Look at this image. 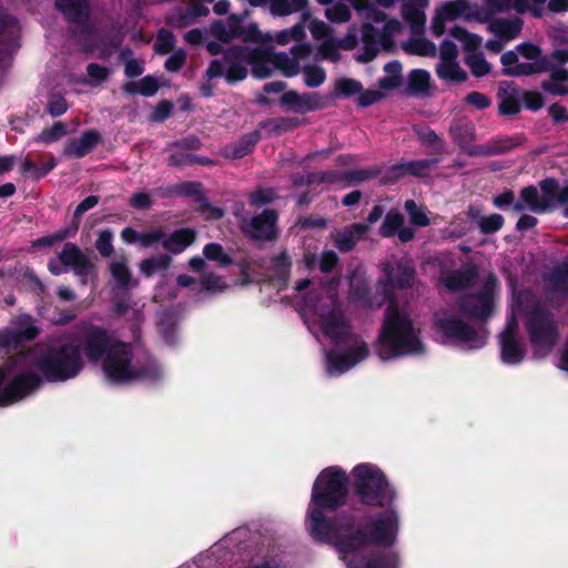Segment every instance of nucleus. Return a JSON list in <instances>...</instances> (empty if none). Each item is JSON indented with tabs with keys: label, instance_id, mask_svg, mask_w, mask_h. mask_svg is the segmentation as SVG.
Returning a JSON list of instances; mask_svg holds the SVG:
<instances>
[{
	"label": "nucleus",
	"instance_id": "603ef678",
	"mask_svg": "<svg viewBox=\"0 0 568 568\" xmlns=\"http://www.w3.org/2000/svg\"><path fill=\"white\" fill-rule=\"evenodd\" d=\"M549 282L556 292L568 294V255L551 271Z\"/></svg>",
	"mask_w": 568,
	"mask_h": 568
},
{
	"label": "nucleus",
	"instance_id": "0eeeda50",
	"mask_svg": "<svg viewBox=\"0 0 568 568\" xmlns=\"http://www.w3.org/2000/svg\"><path fill=\"white\" fill-rule=\"evenodd\" d=\"M102 369L109 382L113 384H129L145 376V368L133 366V352L131 345L116 341L104 356Z\"/></svg>",
	"mask_w": 568,
	"mask_h": 568
},
{
	"label": "nucleus",
	"instance_id": "aec40b11",
	"mask_svg": "<svg viewBox=\"0 0 568 568\" xmlns=\"http://www.w3.org/2000/svg\"><path fill=\"white\" fill-rule=\"evenodd\" d=\"M320 325L325 336L332 339L335 345L356 342L357 337L346 322L342 312L335 308L320 316Z\"/></svg>",
	"mask_w": 568,
	"mask_h": 568
},
{
	"label": "nucleus",
	"instance_id": "dca6fc26",
	"mask_svg": "<svg viewBox=\"0 0 568 568\" xmlns=\"http://www.w3.org/2000/svg\"><path fill=\"white\" fill-rule=\"evenodd\" d=\"M368 354V346L363 341L356 342L355 346L348 347L343 352L331 349L326 354V371L331 376L341 375L367 358Z\"/></svg>",
	"mask_w": 568,
	"mask_h": 568
},
{
	"label": "nucleus",
	"instance_id": "69168bd1",
	"mask_svg": "<svg viewBox=\"0 0 568 568\" xmlns=\"http://www.w3.org/2000/svg\"><path fill=\"white\" fill-rule=\"evenodd\" d=\"M304 83L308 88H318L326 80L324 68L315 64L306 65L303 70Z\"/></svg>",
	"mask_w": 568,
	"mask_h": 568
},
{
	"label": "nucleus",
	"instance_id": "774afa93",
	"mask_svg": "<svg viewBox=\"0 0 568 568\" xmlns=\"http://www.w3.org/2000/svg\"><path fill=\"white\" fill-rule=\"evenodd\" d=\"M94 246L102 257H110L114 253L113 232L110 229L101 230Z\"/></svg>",
	"mask_w": 568,
	"mask_h": 568
},
{
	"label": "nucleus",
	"instance_id": "cd10ccee",
	"mask_svg": "<svg viewBox=\"0 0 568 568\" xmlns=\"http://www.w3.org/2000/svg\"><path fill=\"white\" fill-rule=\"evenodd\" d=\"M449 134L454 143L463 150L467 155L469 151L478 144H473L476 134L475 125L470 121L454 120L449 126Z\"/></svg>",
	"mask_w": 568,
	"mask_h": 568
},
{
	"label": "nucleus",
	"instance_id": "6e6552de",
	"mask_svg": "<svg viewBox=\"0 0 568 568\" xmlns=\"http://www.w3.org/2000/svg\"><path fill=\"white\" fill-rule=\"evenodd\" d=\"M434 327L448 341L468 343L471 348H481L486 344L487 329H476L456 315L439 311L434 314Z\"/></svg>",
	"mask_w": 568,
	"mask_h": 568
},
{
	"label": "nucleus",
	"instance_id": "7c9ffc66",
	"mask_svg": "<svg viewBox=\"0 0 568 568\" xmlns=\"http://www.w3.org/2000/svg\"><path fill=\"white\" fill-rule=\"evenodd\" d=\"M479 276L476 265H469L465 268L453 271L443 277V284L452 292L462 291L473 286Z\"/></svg>",
	"mask_w": 568,
	"mask_h": 568
},
{
	"label": "nucleus",
	"instance_id": "6e6d98bb",
	"mask_svg": "<svg viewBox=\"0 0 568 568\" xmlns=\"http://www.w3.org/2000/svg\"><path fill=\"white\" fill-rule=\"evenodd\" d=\"M67 125L63 122L58 121L52 126L43 129L38 135H36L33 138V142L49 145L59 141L61 138L67 135Z\"/></svg>",
	"mask_w": 568,
	"mask_h": 568
},
{
	"label": "nucleus",
	"instance_id": "ddd939ff",
	"mask_svg": "<svg viewBox=\"0 0 568 568\" xmlns=\"http://www.w3.org/2000/svg\"><path fill=\"white\" fill-rule=\"evenodd\" d=\"M91 2H54L55 9L63 16L67 22L74 24L73 37H79L81 45H88L87 39L97 33L94 23L91 21Z\"/></svg>",
	"mask_w": 568,
	"mask_h": 568
},
{
	"label": "nucleus",
	"instance_id": "c9c22d12",
	"mask_svg": "<svg viewBox=\"0 0 568 568\" xmlns=\"http://www.w3.org/2000/svg\"><path fill=\"white\" fill-rule=\"evenodd\" d=\"M245 16L231 14L227 18V26L222 20H214L211 24V34L222 43H230L236 36H241L240 22Z\"/></svg>",
	"mask_w": 568,
	"mask_h": 568
},
{
	"label": "nucleus",
	"instance_id": "864d4df0",
	"mask_svg": "<svg viewBox=\"0 0 568 568\" xmlns=\"http://www.w3.org/2000/svg\"><path fill=\"white\" fill-rule=\"evenodd\" d=\"M203 256L213 262H217L220 266H230L234 263L233 258L225 253L222 244L210 242L203 247Z\"/></svg>",
	"mask_w": 568,
	"mask_h": 568
},
{
	"label": "nucleus",
	"instance_id": "2f4dec72",
	"mask_svg": "<svg viewBox=\"0 0 568 568\" xmlns=\"http://www.w3.org/2000/svg\"><path fill=\"white\" fill-rule=\"evenodd\" d=\"M292 258L286 250L271 257V281L281 290L286 288L291 278Z\"/></svg>",
	"mask_w": 568,
	"mask_h": 568
},
{
	"label": "nucleus",
	"instance_id": "79ce46f5",
	"mask_svg": "<svg viewBox=\"0 0 568 568\" xmlns=\"http://www.w3.org/2000/svg\"><path fill=\"white\" fill-rule=\"evenodd\" d=\"M349 295L354 303L361 304L364 307H372V291L368 283L359 277H351L349 281Z\"/></svg>",
	"mask_w": 568,
	"mask_h": 568
},
{
	"label": "nucleus",
	"instance_id": "c03bdc74",
	"mask_svg": "<svg viewBox=\"0 0 568 568\" xmlns=\"http://www.w3.org/2000/svg\"><path fill=\"white\" fill-rule=\"evenodd\" d=\"M489 22L494 32L507 39H515L518 37L524 24L520 18L496 20L491 19Z\"/></svg>",
	"mask_w": 568,
	"mask_h": 568
},
{
	"label": "nucleus",
	"instance_id": "c85d7f7f",
	"mask_svg": "<svg viewBox=\"0 0 568 568\" xmlns=\"http://www.w3.org/2000/svg\"><path fill=\"white\" fill-rule=\"evenodd\" d=\"M174 192L180 196H195L196 202L200 203L202 213L211 212L213 219L223 216V211L212 206L209 200L202 194V184L200 182H181L175 185Z\"/></svg>",
	"mask_w": 568,
	"mask_h": 568
},
{
	"label": "nucleus",
	"instance_id": "58836bf2",
	"mask_svg": "<svg viewBox=\"0 0 568 568\" xmlns=\"http://www.w3.org/2000/svg\"><path fill=\"white\" fill-rule=\"evenodd\" d=\"M160 89L159 80L151 74H148L140 79L139 81H129L125 82L121 90L123 93L129 95L141 94L143 97L150 98L156 94Z\"/></svg>",
	"mask_w": 568,
	"mask_h": 568
},
{
	"label": "nucleus",
	"instance_id": "bf43d9fd",
	"mask_svg": "<svg viewBox=\"0 0 568 568\" xmlns=\"http://www.w3.org/2000/svg\"><path fill=\"white\" fill-rule=\"evenodd\" d=\"M410 54L434 58L437 53L436 44L426 38L412 39L406 48Z\"/></svg>",
	"mask_w": 568,
	"mask_h": 568
},
{
	"label": "nucleus",
	"instance_id": "393cba45",
	"mask_svg": "<svg viewBox=\"0 0 568 568\" xmlns=\"http://www.w3.org/2000/svg\"><path fill=\"white\" fill-rule=\"evenodd\" d=\"M369 231V226L365 223H354L336 231L331 235L334 246L341 253L352 252L357 242Z\"/></svg>",
	"mask_w": 568,
	"mask_h": 568
},
{
	"label": "nucleus",
	"instance_id": "f257e3e1",
	"mask_svg": "<svg viewBox=\"0 0 568 568\" xmlns=\"http://www.w3.org/2000/svg\"><path fill=\"white\" fill-rule=\"evenodd\" d=\"M351 476V489L358 504L384 510L376 515L356 516L355 528L349 534L337 536V551L351 555L368 546H393L399 529L398 513L394 508L396 489L385 473L369 463L356 465Z\"/></svg>",
	"mask_w": 568,
	"mask_h": 568
},
{
	"label": "nucleus",
	"instance_id": "20e7f679",
	"mask_svg": "<svg viewBox=\"0 0 568 568\" xmlns=\"http://www.w3.org/2000/svg\"><path fill=\"white\" fill-rule=\"evenodd\" d=\"M84 362L77 345L64 343L49 347L36 361L37 369L49 383H63L77 377Z\"/></svg>",
	"mask_w": 568,
	"mask_h": 568
},
{
	"label": "nucleus",
	"instance_id": "4d7b16f0",
	"mask_svg": "<svg viewBox=\"0 0 568 568\" xmlns=\"http://www.w3.org/2000/svg\"><path fill=\"white\" fill-rule=\"evenodd\" d=\"M381 174V169L369 168L351 170L342 173L339 181L346 182L347 184H357L365 181L373 180Z\"/></svg>",
	"mask_w": 568,
	"mask_h": 568
},
{
	"label": "nucleus",
	"instance_id": "f8f14e48",
	"mask_svg": "<svg viewBox=\"0 0 568 568\" xmlns=\"http://www.w3.org/2000/svg\"><path fill=\"white\" fill-rule=\"evenodd\" d=\"M7 378L8 371L0 367V407L21 400L42 384L41 377L32 372L18 374L4 385Z\"/></svg>",
	"mask_w": 568,
	"mask_h": 568
},
{
	"label": "nucleus",
	"instance_id": "3c124183",
	"mask_svg": "<svg viewBox=\"0 0 568 568\" xmlns=\"http://www.w3.org/2000/svg\"><path fill=\"white\" fill-rule=\"evenodd\" d=\"M404 215L397 210H390L386 213L382 225L379 226V235L382 237H393L404 224Z\"/></svg>",
	"mask_w": 568,
	"mask_h": 568
},
{
	"label": "nucleus",
	"instance_id": "473e14b6",
	"mask_svg": "<svg viewBox=\"0 0 568 568\" xmlns=\"http://www.w3.org/2000/svg\"><path fill=\"white\" fill-rule=\"evenodd\" d=\"M247 62L252 67V74L256 79H266L272 74L270 63L272 61V52L265 48L247 47Z\"/></svg>",
	"mask_w": 568,
	"mask_h": 568
},
{
	"label": "nucleus",
	"instance_id": "052dcab7",
	"mask_svg": "<svg viewBox=\"0 0 568 568\" xmlns=\"http://www.w3.org/2000/svg\"><path fill=\"white\" fill-rule=\"evenodd\" d=\"M487 11L491 12V19L504 12L515 10L517 13H526L530 9V2H485Z\"/></svg>",
	"mask_w": 568,
	"mask_h": 568
},
{
	"label": "nucleus",
	"instance_id": "423d86ee",
	"mask_svg": "<svg viewBox=\"0 0 568 568\" xmlns=\"http://www.w3.org/2000/svg\"><path fill=\"white\" fill-rule=\"evenodd\" d=\"M541 195L535 185H528L520 191V201L514 204V211L526 209L542 214L552 212L558 205L568 204V184L560 186L555 178H546L539 182Z\"/></svg>",
	"mask_w": 568,
	"mask_h": 568
},
{
	"label": "nucleus",
	"instance_id": "9b49d317",
	"mask_svg": "<svg viewBox=\"0 0 568 568\" xmlns=\"http://www.w3.org/2000/svg\"><path fill=\"white\" fill-rule=\"evenodd\" d=\"M497 283V277L489 274L479 292L467 294L458 300L459 312L468 318L487 321L494 313V288Z\"/></svg>",
	"mask_w": 568,
	"mask_h": 568
},
{
	"label": "nucleus",
	"instance_id": "8fccbe9b",
	"mask_svg": "<svg viewBox=\"0 0 568 568\" xmlns=\"http://www.w3.org/2000/svg\"><path fill=\"white\" fill-rule=\"evenodd\" d=\"M402 64L398 61H390L384 65V71L387 73L378 80L379 88L384 90H394L402 84Z\"/></svg>",
	"mask_w": 568,
	"mask_h": 568
},
{
	"label": "nucleus",
	"instance_id": "b1692460",
	"mask_svg": "<svg viewBox=\"0 0 568 568\" xmlns=\"http://www.w3.org/2000/svg\"><path fill=\"white\" fill-rule=\"evenodd\" d=\"M102 142V134L91 129L84 131L79 138L71 139L64 146L63 154L81 159L91 153Z\"/></svg>",
	"mask_w": 568,
	"mask_h": 568
},
{
	"label": "nucleus",
	"instance_id": "6ab92c4d",
	"mask_svg": "<svg viewBox=\"0 0 568 568\" xmlns=\"http://www.w3.org/2000/svg\"><path fill=\"white\" fill-rule=\"evenodd\" d=\"M436 11L446 21L463 18L467 22L488 23L491 20V12L487 11L485 2L483 6H478L477 2H444Z\"/></svg>",
	"mask_w": 568,
	"mask_h": 568
},
{
	"label": "nucleus",
	"instance_id": "2eb2a0df",
	"mask_svg": "<svg viewBox=\"0 0 568 568\" xmlns=\"http://www.w3.org/2000/svg\"><path fill=\"white\" fill-rule=\"evenodd\" d=\"M58 258L67 266L68 272H73L82 286L97 277V265L75 243L67 242Z\"/></svg>",
	"mask_w": 568,
	"mask_h": 568
},
{
	"label": "nucleus",
	"instance_id": "4be33fe9",
	"mask_svg": "<svg viewBox=\"0 0 568 568\" xmlns=\"http://www.w3.org/2000/svg\"><path fill=\"white\" fill-rule=\"evenodd\" d=\"M13 328L0 334V347H18L27 342L34 341L40 329L34 325L31 315L22 314L12 322Z\"/></svg>",
	"mask_w": 568,
	"mask_h": 568
},
{
	"label": "nucleus",
	"instance_id": "1a4fd4ad",
	"mask_svg": "<svg viewBox=\"0 0 568 568\" xmlns=\"http://www.w3.org/2000/svg\"><path fill=\"white\" fill-rule=\"evenodd\" d=\"M247 45H232L223 52L221 60L210 62L205 77L214 79L224 77L229 84H235L247 78Z\"/></svg>",
	"mask_w": 568,
	"mask_h": 568
},
{
	"label": "nucleus",
	"instance_id": "ea45409f",
	"mask_svg": "<svg viewBox=\"0 0 568 568\" xmlns=\"http://www.w3.org/2000/svg\"><path fill=\"white\" fill-rule=\"evenodd\" d=\"M500 356L506 364H519L525 357V349L517 337H500Z\"/></svg>",
	"mask_w": 568,
	"mask_h": 568
},
{
	"label": "nucleus",
	"instance_id": "680f3d73",
	"mask_svg": "<svg viewBox=\"0 0 568 568\" xmlns=\"http://www.w3.org/2000/svg\"><path fill=\"white\" fill-rule=\"evenodd\" d=\"M110 272L116 284L121 288H126L132 284V273L125 262L114 261L110 264Z\"/></svg>",
	"mask_w": 568,
	"mask_h": 568
},
{
	"label": "nucleus",
	"instance_id": "338daca9",
	"mask_svg": "<svg viewBox=\"0 0 568 568\" xmlns=\"http://www.w3.org/2000/svg\"><path fill=\"white\" fill-rule=\"evenodd\" d=\"M174 47L175 36L173 32L166 29H161L158 32L156 41L154 43V51L160 55H164L173 51Z\"/></svg>",
	"mask_w": 568,
	"mask_h": 568
},
{
	"label": "nucleus",
	"instance_id": "e433bc0d",
	"mask_svg": "<svg viewBox=\"0 0 568 568\" xmlns=\"http://www.w3.org/2000/svg\"><path fill=\"white\" fill-rule=\"evenodd\" d=\"M429 2H402L403 19L409 24L413 33L424 31L426 14L425 8Z\"/></svg>",
	"mask_w": 568,
	"mask_h": 568
},
{
	"label": "nucleus",
	"instance_id": "f704fd0d",
	"mask_svg": "<svg viewBox=\"0 0 568 568\" xmlns=\"http://www.w3.org/2000/svg\"><path fill=\"white\" fill-rule=\"evenodd\" d=\"M430 73L424 69H414L407 75V85L404 90L406 97L430 95Z\"/></svg>",
	"mask_w": 568,
	"mask_h": 568
},
{
	"label": "nucleus",
	"instance_id": "09e8293b",
	"mask_svg": "<svg viewBox=\"0 0 568 568\" xmlns=\"http://www.w3.org/2000/svg\"><path fill=\"white\" fill-rule=\"evenodd\" d=\"M172 263V257L168 254H160L156 256H151L149 258H144L140 262L139 267L141 273L151 277L158 272L166 271Z\"/></svg>",
	"mask_w": 568,
	"mask_h": 568
},
{
	"label": "nucleus",
	"instance_id": "13d9d810",
	"mask_svg": "<svg viewBox=\"0 0 568 568\" xmlns=\"http://www.w3.org/2000/svg\"><path fill=\"white\" fill-rule=\"evenodd\" d=\"M464 61L476 78H483L491 70L490 63L485 59L481 52L467 53Z\"/></svg>",
	"mask_w": 568,
	"mask_h": 568
},
{
	"label": "nucleus",
	"instance_id": "f3484780",
	"mask_svg": "<svg viewBox=\"0 0 568 568\" xmlns=\"http://www.w3.org/2000/svg\"><path fill=\"white\" fill-rule=\"evenodd\" d=\"M385 278L378 284L387 286L392 290H405L414 285L416 277V268L409 258H400L398 261H388L383 264L382 268Z\"/></svg>",
	"mask_w": 568,
	"mask_h": 568
},
{
	"label": "nucleus",
	"instance_id": "49530a36",
	"mask_svg": "<svg viewBox=\"0 0 568 568\" xmlns=\"http://www.w3.org/2000/svg\"><path fill=\"white\" fill-rule=\"evenodd\" d=\"M363 43L377 45L381 44L384 48H388L393 44V36L390 32L379 30L373 24L366 23L362 30Z\"/></svg>",
	"mask_w": 568,
	"mask_h": 568
},
{
	"label": "nucleus",
	"instance_id": "4468645a",
	"mask_svg": "<svg viewBox=\"0 0 568 568\" xmlns=\"http://www.w3.org/2000/svg\"><path fill=\"white\" fill-rule=\"evenodd\" d=\"M115 342L104 327L90 325L79 336L77 346L89 363L97 364L104 358Z\"/></svg>",
	"mask_w": 568,
	"mask_h": 568
},
{
	"label": "nucleus",
	"instance_id": "a878e982",
	"mask_svg": "<svg viewBox=\"0 0 568 568\" xmlns=\"http://www.w3.org/2000/svg\"><path fill=\"white\" fill-rule=\"evenodd\" d=\"M521 89L513 81L499 84L497 97L500 100L498 111L501 115H516L521 111Z\"/></svg>",
	"mask_w": 568,
	"mask_h": 568
},
{
	"label": "nucleus",
	"instance_id": "5701e85b",
	"mask_svg": "<svg viewBox=\"0 0 568 568\" xmlns=\"http://www.w3.org/2000/svg\"><path fill=\"white\" fill-rule=\"evenodd\" d=\"M399 556L394 551L377 550L368 556H354L348 562V568H398Z\"/></svg>",
	"mask_w": 568,
	"mask_h": 568
},
{
	"label": "nucleus",
	"instance_id": "4c0bfd02",
	"mask_svg": "<svg viewBox=\"0 0 568 568\" xmlns=\"http://www.w3.org/2000/svg\"><path fill=\"white\" fill-rule=\"evenodd\" d=\"M551 61L548 57H542L537 61L517 63L513 68L503 69L501 74L505 77H523L532 75L549 71Z\"/></svg>",
	"mask_w": 568,
	"mask_h": 568
},
{
	"label": "nucleus",
	"instance_id": "39448f33",
	"mask_svg": "<svg viewBox=\"0 0 568 568\" xmlns=\"http://www.w3.org/2000/svg\"><path fill=\"white\" fill-rule=\"evenodd\" d=\"M525 328L535 357L549 355L559 339V331L552 312L536 304L526 312Z\"/></svg>",
	"mask_w": 568,
	"mask_h": 568
},
{
	"label": "nucleus",
	"instance_id": "f03ea898",
	"mask_svg": "<svg viewBox=\"0 0 568 568\" xmlns=\"http://www.w3.org/2000/svg\"><path fill=\"white\" fill-rule=\"evenodd\" d=\"M349 490L351 480L343 468L329 466L318 474L307 509L308 531L315 541L336 547L337 536L349 534L355 528L357 508L341 510L333 519L325 515V511L334 513L343 507Z\"/></svg>",
	"mask_w": 568,
	"mask_h": 568
},
{
	"label": "nucleus",
	"instance_id": "a19ab883",
	"mask_svg": "<svg viewBox=\"0 0 568 568\" xmlns=\"http://www.w3.org/2000/svg\"><path fill=\"white\" fill-rule=\"evenodd\" d=\"M58 162L53 155L49 156V161L38 165L29 158H26L21 163V174L31 178L34 181H39L47 176L55 166Z\"/></svg>",
	"mask_w": 568,
	"mask_h": 568
},
{
	"label": "nucleus",
	"instance_id": "0e129e2a",
	"mask_svg": "<svg viewBox=\"0 0 568 568\" xmlns=\"http://www.w3.org/2000/svg\"><path fill=\"white\" fill-rule=\"evenodd\" d=\"M437 163V158L408 161L405 162V171L407 172V175L422 178L427 175L428 171Z\"/></svg>",
	"mask_w": 568,
	"mask_h": 568
},
{
	"label": "nucleus",
	"instance_id": "bb28decb",
	"mask_svg": "<svg viewBox=\"0 0 568 568\" xmlns=\"http://www.w3.org/2000/svg\"><path fill=\"white\" fill-rule=\"evenodd\" d=\"M185 9L179 8L176 12L170 16L166 23L175 28H185L194 24L200 17L207 16L210 10L205 2H186Z\"/></svg>",
	"mask_w": 568,
	"mask_h": 568
},
{
	"label": "nucleus",
	"instance_id": "72a5a7b5",
	"mask_svg": "<svg viewBox=\"0 0 568 568\" xmlns=\"http://www.w3.org/2000/svg\"><path fill=\"white\" fill-rule=\"evenodd\" d=\"M261 138L262 134L260 130H254L244 134L235 142L230 143L224 148V155L232 160L242 159L253 152Z\"/></svg>",
	"mask_w": 568,
	"mask_h": 568
},
{
	"label": "nucleus",
	"instance_id": "412c9836",
	"mask_svg": "<svg viewBox=\"0 0 568 568\" xmlns=\"http://www.w3.org/2000/svg\"><path fill=\"white\" fill-rule=\"evenodd\" d=\"M527 141L525 133L496 135L469 151V156L491 158L513 152Z\"/></svg>",
	"mask_w": 568,
	"mask_h": 568
},
{
	"label": "nucleus",
	"instance_id": "7ed1b4c3",
	"mask_svg": "<svg viewBox=\"0 0 568 568\" xmlns=\"http://www.w3.org/2000/svg\"><path fill=\"white\" fill-rule=\"evenodd\" d=\"M375 351L383 361L420 354L424 351L419 333L415 329L412 318L405 311L399 310L395 298L389 301L385 310Z\"/></svg>",
	"mask_w": 568,
	"mask_h": 568
},
{
	"label": "nucleus",
	"instance_id": "c756f323",
	"mask_svg": "<svg viewBox=\"0 0 568 568\" xmlns=\"http://www.w3.org/2000/svg\"><path fill=\"white\" fill-rule=\"evenodd\" d=\"M197 233L194 229L182 227L173 231L169 236L164 235L162 247L171 254H181L196 241Z\"/></svg>",
	"mask_w": 568,
	"mask_h": 568
},
{
	"label": "nucleus",
	"instance_id": "9d476101",
	"mask_svg": "<svg viewBox=\"0 0 568 568\" xmlns=\"http://www.w3.org/2000/svg\"><path fill=\"white\" fill-rule=\"evenodd\" d=\"M278 219V211L275 209H264L261 213L250 219H242L240 229L245 237L256 242L258 248H262L265 243L278 240L281 234Z\"/></svg>",
	"mask_w": 568,
	"mask_h": 568
},
{
	"label": "nucleus",
	"instance_id": "de8ad7c7",
	"mask_svg": "<svg viewBox=\"0 0 568 568\" xmlns=\"http://www.w3.org/2000/svg\"><path fill=\"white\" fill-rule=\"evenodd\" d=\"M362 91L363 84L359 80L343 77L335 81L333 95L337 99H349Z\"/></svg>",
	"mask_w": 568,
	"mask_h": 568
},
{
	"label": "nucleus",
	"instance_id": "e2e57ef3",
	"mask_svg": "<svg viewBox=\"0 0 568 568\" xmlns=\"http://www.w3.org/2000/svg\"><path fill=\"white\" fill-rule=\"evenodd\" d=\"M274 65L282 70L286 77H294L300 71V64L295 63L286 52L272 53V61Z\"/></svg>",
	"mask_w": 568,
	"mask_h": 568
},
{
	"label": "nucleus",
	"instance_id": "5fc2aeb1",
	"mask_svg": "<svg viewBox=\"0 0 568 568\" xmlns=\"http://www.w3.org/2000/svg\"><path fill=\"white\" fill-rule=\"evenodd\" d=\"M77 234V226L75 227H63L59 231L54 232L53 234L39 237L32 242V247L40 248V247H51L55 243L62 242L71 236H74Z\"/></svg>",
	"mask_w": 568,
	"mask_h": 568
},
{
	"label": "nucleus",
	"instance_id": "37998d69",
	"mask_svg": "<svg viewBox=\"0 0 568 568\" xmlns=\"http://www.w3.org/2000/svg\"><path fill=\"white\" fill-rule=\"evenodd\" d=\"M436 75L440 80L452 83H463L468 80L467 72L459 65L457 61L438 63L436 65Z\"/></svg>",
	"mask_w": 568,
	"mask_h": 568
},
{
	"label": "nucleus",
	"instance_id": "a211bd4d",
	"mask_svg": "<svg viewBox=\"0 0 568 568\" xmlns=\"http://www.w3.org/2000/svg\"><path fill=\"white\" fill-rule=\"evenodd\" d=\"M280 105L287 111L297 114H306L317 110H323L328 106V99L321 95L318 92H304L298 93L294 90H288L280 98Z\"/></svg>",
	"mask_w": 568,
	"mask_h": 568
},
{
	"label": "nucleus",
	"instance_id": "a18cd8bd",
	"mask_svg": "<svg viewBox=\"0 0 568 568\" xmlns=\"http://www.w3.org/2000/svg\"><path fill=\"white\" fill-rule=\"evenodd\" d=\"M449 34L463 43V48L468 53H477L481 45L483 38L476 33L468 32L465 28L455 26L449 30Z\"/></svg>",
	"mask_w": 568,
	"mask_h": 568
}]
</instances>
